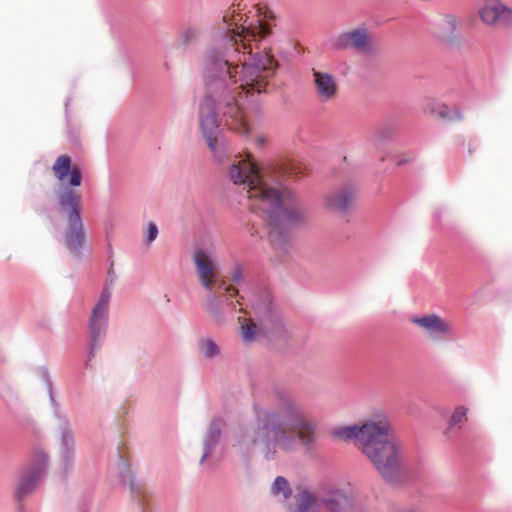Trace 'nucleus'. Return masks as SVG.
Wrapping results in <instances>:
<instances>
[{"instance_id":"f257e3e1","label":"nucleus","mask_w":512,"mask_h":512,"mask_svg":"<svg viewBox=\"0 0 512 512\" xmlns=\"http://www.w3.org/2000/svg\"><path fill=\"white\" fill-rule=\"evenodd\" d=\"M232 5L223 16V35L206 52L203 78L205 94L199 104V121L207 145L217 162L225 158L221 124L241 135L250 128L242 106V93H267L279 67L267 45L272 25L255 13H242Z\"/></svg>"},{"instance_id":"f03ea898","label":"nucleus","mask_w":512,"mask_h":512,"mask_svg":"<svg viewBox=\"0 0 512 512\" xmlns=\"http://www.w3.org/2000/svg\"><path fill=\"white\" fill-rule=\"evenodd\" d=\"M301 173V166L293 161L285 160L263 168L252 155L234 161L229 168L230 179L234 184L244 185L251 201L250 210L262 214L269 226V241L282 253L290 246V228L305 221L298 199L283 187V181Z\"/></svg>"},{"instance_id":"7ed1b4c3","label":"nucleus","mask_w":512,"mask_h":512,"mask_svg":"<svg viewBox=\"0 0 512 512\" xmlns=\"http://www.w3.org/2000/svg\"><path fill=\"white\" fill-rule=\"evenodd\" d=\"M276 406L257 413L253 425L242 428L236 436L240 452L253 454L259 449L266 460L275 458L277 449L292 452L297 440L311 450L316 442L317 423L308 418L304 404L291 393L276 392Z\"/></svg>"},{"instance_id":"20e7f679","label":"nucleus","mask_w":512,"mask_h":512,"mask_svg":"<svg viewBox=\"0 0 512 512\" xmlns=\"http://www.w3.org/2000/svg\"><path fill=\"white\" fill-rule=\"evenodd\" d=\"M333 435L359 443L363 454L386 482L397 484L401 481L405 472L404 457L388 419L340 427Z\"/></svg>"},{"instance_id":"39448f33","label":"nucleus","mask_w":512,"mask_h":512,"mask_svg":"<svg viewBox=\"0 0 512 512\" xmlns=\"http://www.w3.org/2000/svg\"><path fill=\"white\" fill-rule=\"evenodd\" d=\"M55 177L62 184L55 190L57 210L65 217L66 227L63 233L67 250L80 258L85 242V231L82 219V197L75 189L81 185L82 173L78 166H72L68 155H60L52 166Z\"/></svg>"},{"instance_id":"423d86ee","label":"nucleus","mask_w":512,"mask_h":512,"mask_svg":"<svg viewBox=\"0 0 512 512\" xmlns=\"http://www.w3.org/2000/svg\"><path fill=\"white\" fill-rule=\"evenodd\" d=\"M252 308L255 313L256 322L251 321L242 326V334L245 341L250 342L254 340L257 334L262 335L271 342H286L288 340L289 332L268 291H262L254 296Z\"/></svg>"},{"instance_id":"0eeeda50","label":"nucleus","mask_w":512,"mask_h":512,"mask_svg":"<svg viewBox=\"0 0 512 512\" xmlns=\"http://www.w3.org/2000/svg\"><path fill=\"white\" fill-rule=\"evenodd\" d=\"M115 280L116 274L110 269L105 286L88 319V359L85 363L86 367L90 366V361L96 356V353L102 348L105 341L109 324V304Z\"/></svg>"},{"instance_id":"6e6552de","label":"nucleus","mask_w":512,"mask_h":512,"mask_svg":"<svg viewBox=\"0 0 512 512\" xmlns=\"http://www.w3.org/2000/svg\"><path fill=\"white\" fill-rule=\"evenodd\" d=\"M44 376L47 380L49 397L51 404L54 407V415L59 420L58 425V439H59V461L61 465V474L66 478L73 470L75 463V438L69 419L60 413L59 404L56 401L53 391L52 383L48 377V372L44 371Z\"/></svg>"},{"instance_id":"1a4fd4ad","label":"nucleus","mask_w":512,"mask_h":512,"mask_svg":"<svg viewBox=\"0 0 512 512\" xmlns=\"http://www.w3.org/2000/svg\"><path fill=\"white\" fill-rule=\"evenodd\" d=\"M49 466V456L40 448L33 452L30 464L24 468L15 488L14 498L22 509V501L30 495L38 485L39 481L46 475Z\"/></svg>"},{"instance_id":"9d476101","label":"nucleus","mask_w":512,"mask_h":512,"mask_svg":"<svg viewBox=\"0 0 512 512\" xmlns=\"http://www.w3.org/2000/svg\"><path fill=\"white\" fill-rule=\"evenodd\" d=\"M331 46L335 50H353L363 55H372L376 52L372 37L365 27L338 34L331 40Z\"/></svg>"},{"instance_id":"9b49d317","label":"nucleus","mask_w":512,"mask_h":512,"mask_svg":"<svg viewBox=\"0 0 512 512\" xmlns=\"http://www.w3.org/2000/svg\"><path fill=\"white\" fill-rule=\"evenodd\" d=\"M207 291L209 294L206 299V309L215 323L222 324L225 321L224 308L235 309L232 299L238 295V290L224 281L223 288L219 289L218 285H215L214 289Z\"/></svg>"},{"instance_id":"f8f14e48","label":"nucleus","mask_w":512,"mask_h":512,"mask_svg":"<svg viewBox=\"0 0 512 512\" xmlns=\"http://www.w3.org/2000/svg\"><path fill=\"white\" fill-rule=\"evenodd\" d=\"M358 196L357 187L350 182L344 183L329 191L324 198L327 209L346 216L352 212Z\"/></svg>"},{"instance_id":"ddd939ff","label":"nucleus","mask_w":512,"mask_h":512,"mask_svg":"<svg viewBox=\"0 0 512 512\" xmlns=\"http://www.w3.org/2000/svg\"><path fill=\"white\" fill-rule=\"evenodd\" d=\"M193 260L200 283L206 290L214 289L215 285H218L219 289L224 287V280L216 273L212 256L206 248H197Z\"/></svg>"},{"instance_id":"4468645a","label":"nucleus","mask_w":512,"mask_h":512,"mask_svg":"<svg viewBox=\"0 0 512 512\" xmlns=\"http://www.w3.org/2000/svg\"><path fill=\"white\" fill-rule=\"evenodd\" d=\"M479 14L482 21L488 25L512 27V9L498 0H487Z\"/></svg>"},{"instance_id":"2eb2a0df","label":"nucleus","mask_w":512,"mask_h":512,"mask_svg":"<svg viewBox=\"0 0 512 512\" xmlns=\"http://www.w3.org/2000/svg\"><path fill=\"white\" fill-rule=\"evenodd\" d=\"M322 512H354L352 499L340 490L330 491L319 498Z\"/></svg>"},{"instance_id":"dca6fc26","label":"nucleus","mask_w":512,"mask_h":512,"mask_svg":"<svg viewBox=\"0 0 512 512\" xmlns=\"http://www.w3.org/2000/svg\"><path fill=\"white\" fill-rule=\"evenodd\" d=\"M411 321L424 328L433 340H442L445 336L450 335L452 331L450 325L436 314L414 317Z\"/></svg>"},{"instance_id":"f3484780","label":"nucleus","mask_w":512,"mask_h":512,"mask_svg":"<svg viewBox=\"0 0 512 512\" xmlns=\"http://www.w3.org/2000/svg\"><path fill=\"white\" fill-rule=\"evenodd\" d=\"M221 426L222 419L217 417L213 418L209 424V427L203 437V453L200 458V465L207 464L209 467H214L215 464L212 462H206L208 458L212 457L213 450L217 447L221 438Z\"/></svg>"},{"instance_id":"a211bd4d","label":"nucleus","mask_w":512,"mask_h":512,"mask_svg":"<svg viewBox=\"0 0 512 512\" xmlns=\"http://www.w3.org/2000/svg\"><path fill=\"white\" fill-rule=\"evenodd\" d=\"M313 82L316 88L317 96L321 102H328L337 95L338 86L335 78L326 72L312 69Z\"/></svg>"},{"instance_id":"6ab92c4d","label":"nucleus","mask_w":512,"mask_h":512,"mask_svg":"<svg viewBox=\"0 0 512 512\" xmlns=\"http://www.w3.org/2000/svg\"><path fill=\"white\" fill-rule=\"evenodd\" d=\"M440 31L437 37L445 44L458 45L460 43V36L456 34L458 27V20L453 15H445L439 25Z\"/></svg>"},{"instance_id":"aec40b11","label":"nucleus","mask_w":512,"mask_h":512,"mask_svg":"<svg viewBox=\"0 0 512 512\" xmlns=\"http://www.w3.org/2000/svg\"><path fill=\"white\" fill-rule=\"evenodd\" d=\"M397 122L395 119H386L375 129L371 136V143L376 148L379 149L382 145H384L389 139L392 138L394 133L397 130Z\"/></svg>"},{"instance_id":"412c9836","label":"nucleus","mask_w":512,"mask_h":512,"mask_svg":"<svg viewBox=\"0 0 512 512\" xmlns=\"http://www.w3.org/2000/svg\"><path fill=\"white\" fill-rule=\"evenodd\" d=\"M427 112H430L433 116L445 122H454L463 119L461 112L457 108H450L443 103H431Z\"/></svg>"},{"instance_id":"4be33fe9","label":"nucleus","mask_w":512,"mask_h":512,"mask_svg":"<svg viewBox=\"0 0 512 512\" xmlns=\"http://www.w3.org/2000/svg\"><path fill=\"white\" fill-rule=\"evenodd\" d=\"M297 512H309L313 506H318L319 498L308 489H299L295 496Z\"/></svg>"},{"instance_id":"5701e85b","label":"nucleus","mask_w":512,"mask_h":512,"mask_svg":"<svg viewBox=\"0 0 512 512\" xmlns=\"http://www.w3.org/2000/svg\"><path fill=\"white\" fill-rule=\"evenodd\" d=\"M131 497L137 504L141 512H150L149 510V494L145 486L131 480L130 483Z\"/></svg>"},{"instance_id":"b1692460","label":"nucleus","mask_w":512,"mask_h":512,"mask_svg":"<svg viewBox=\"0 0 512 512\" xmlns=\"http://www.w3.org/2000/svg\"><path fill=\"white\" fill-rule=\"evenodd\" d=\"M271 494L274 496L281 495L284 500H288L292 496V488L288 480L283 476H277L271 486Z\"/></svg>"},{"instance_id":"393cba45","label":"nucleus","mask_w":512,"mask_h":512,"mask_svg":"<svg viewBox=\"0 0 512 512\" xmlns=\"http://www.w3.org/2000/svg\"><path fill=\"white\" fill-rule=\"evenodd\" d=\"M199 35L200 29L197 26H188L179 33L178 42L182 46H187L195 42Z\"/></svg>"},{"instance_id":"a878e982","label":"nucleus","mask_w":512,"mask_h":512,"mask_svg":"<svg viewBox=\"0 0 512 512\" xmlns=\"http://www.w3.org/2000/svg\"><path fill=\"white\" fill-rule=\"evenodd\" d=\"M201 354L207 358L212 359L219 355V346L211 339H202L198 343Z\"/></svg>"},{"instance_id":"bb28decb","label":"nucleus","mask_w":512,"mask_h":512,"mask_svg":"<svg viewBox=\"0 0 512 512\" xmlns=\"http://www.w3.org/2000/svg\"><path fill=\"white\" fill-rule=\"evenodd\" d=\"M467 409L464 407H458L450 418V427H453L466 419Z\"/></svg>"},{"instance_id":"cd10ccee","label":"nucleus","mask_w":512,"mask_h":512,"mask_svg":"<svg viewBox=\"0 0 512 512\" xmlns=\"http://www.w3.org/2000/svg\"><path fill=\"white\" fill-rule=\"evenodd\" d=\"M157 236H158V228H157L156 224L153 222L148 223L147 230H146L145 242L151 243L157 238Z\"/></svg>"},{"instance_id":"c85d7f7f","label":"nucleus","mask_w":512,"mask_h":512,"mask_svg":"<svg viewBox=\"0 0 512 512\" xmlns=\"http://www.w3.org/2000/svg\"><path fill=\"white\" fill-rule=\"evenodd\" d=\"M231 279L234 283H240L243 280V270L241 265L237 264L232 272Z\"/></svg>"},{"instance_id":"c756f323","label":"nucleus","mask_w":512,"mask_h":512,"mask_svg":"<svg viewBox=\"0 0 512 512\" xmlns=\"http://www.w3.org/2000/svg\"><path fill=\"white\" fill-rule=\"evenodd\" d=\"M411 160H412V157H407V156H405V155H402V156H399V157H398V159H397V161H396V164H397L398 166H401V165H404V164H406V163L410 162Z\"/></svg>"},{"instance_id":"7c9ffc66","label":"nucleus","mask_w":512,"mask_h":512,"mask_svg":"<svg viewBox=\"0 0 512 512\" xmlns=\"http://www.w3.org/2000/svg\"><path fill=\"white\" fill-rule=\"evenodd\" d=\"M265 143H266L265 138H263V137H259V138L257 139V145H258L259 147L264 146V145H265Z\"/></svg>"},{"instance_id":"2f4dec72","label":"nucleus","mask_w":512,"mask_h":512,"mask_svg":"<svg viewBox=\"0 0 512 512\" xmlns=\"http://www.w3.org/2000/svg\"><path fill=\"white\" fill-rule=\"evenodd\" d=\"M35 211L39 214V215H42L46 212V209L44 207H36L35 208Z\"/></svg>"},{"instance_id":"473e14b6","label":"nucleus","mask_w":512,"mask_h":512,"mask_svg":"<svg viewBox=\"0 0 512 512\" xmlns=\"http://www.w3.org/2000/svg\"><path fill=\"white\" fill-rule=\"evenodd\" d=\"M80 512H85V510L81 508V511H80Z\"/></svg>"}]
</instances>
